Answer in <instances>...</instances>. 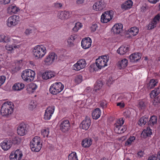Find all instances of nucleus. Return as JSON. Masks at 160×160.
<instances>
[{
  "label": "nucleus",
  "mask_w": 160,
  "mask_h": 160,
  "mask_svg": "<svg viewBox=\"0 0 160 160\" xmlns=\"http://www.w3.org/2000/svg\"><path fill=\"white\" fill-rule=\"evenodd\" d=\"M34 56L38 59L42 58L47 53L46 47L44 45H38L35 46L32 49Z\"/></svg>",
  "instance_id": "obj_1"
},
{
  "label": "nucleus",
  "mask_w": 160,
  "mask_h": 160,
  "mask_svg": "<svg viewBox=\"0 0 160 160\" xmlns=\"http://www.w3.org/2000/svg\"><path fill=\"white\" fill-rule=\"evenodd\" d=\"M13 104L11 102L4 103L1 109V115L3 116H8L13 112Z\"/></svg>",
  "instance_id": "obj_2"
},
{
  "label": "nucleus",
  "mask_w": 160,
  "mask_h": 160,
  "mask_svg": "<svg viewBox=\"0 0 160 160\" xmlns=\"http://www.w3.org/2000/svg\"><path fill=\"white\" fill-rule=\"evenodd\" d=\"M42 146L41 138L39 136L35 137L30 142V147L32 151L38 152L41 149Z\"/></svg>",
  "instance_id": "obj_3"
},
{
  "label": "nucleus",
  "mask_w": 160,
  "mask_h": 160,
  "mask_svg": "<svg viewBox=\"0 0 160 160\" xmlns=\"http://www.w3.org/2000/svg\"><path fill=\"white\" fill-rule=\"evenodd\" d=\"M35 74V72L33 71L27 69L22 72L21 76L24 81L30 82L34 80Z\"/></svg>",
  "instance_id": "obj_4"
},
{
  "label": "nucleus",
  "mask_w": 160,
  "mask_h": 160,
  "mask_svg": "<svg viewBox=\"0 0 160 160\" xmlns=\"http://www.w3.org/2000/svg\"><path fill=\"white\" fill-rule=\"evenodd\" d=\"M124 121L122 118H120L117 120L116 123L114 124V131L118 134L122 133L124 132L127 130V128L125 126H122Z\"/></svg>",
  "instance_id": "obj_5"
},
{
  "label": "nucleus",
  "mask_w": 160,
  "mask_h": 160,
  "mask_svg": "<svg viewBox=\"0 0 160 160\" xmlns=\"http://www.w3.org/2000/svg\"><path fill=\"white\" fill-rule=\"evenodd\" d=\"M64 85L61 82H56L52 84L49 88L50 92L53 95H56L63 89Z\"/></svg>",
  "instance_id": "obj_6"
},
{
  "label": "nucleus",
  "mask_w": 160,
  "mask_h": 160,
  "mask_svg": "<svg viewBox=\"0 0 160 160\" xmlns=\"http://www.w3.org/2000/svg\"><path fill=\"white\" fill-rule=\"evenodd\" d=\"M109 57L108 55H105L99 57L96 60V66L98 68H102L107 66V62L108 61Z\"/></svg>",
  "instance_id": "obj_7"
},
{
  "label": "nucleus",
  "mask_w": 160,
  "mask_h": 160,
  "mask_svg": "<svg viewBox=\"0 0 160 160\" xmlns=\"http://www.w3.org/2000/svg\"><path fill=\"white\" fill-rule=\"evenodd\" d=\"M113 17V12L112 10L104 12L101 15V21L104 23H106L110 21Z\"/></svg>",
  "instance_id": "obj_8"
},
{
  "label": "nucleus",
  "mask_w": 160,
  "mask_h": 160,
  "mask_svg": "<svg viewBox=\"0 0 160 160\" xmlns=\"http://www.w3.org/2000/svg\"><path fill=\"white\" fill-rule=\"evenodd\" d=\"M19 21V16L13 15L10 17L7 20V24L8 27H12L16 25Z\"/></svg>",
  "instance_id": "obj_9"
},
{
  "label": "nucleus",
  "mask_w": 160,
  "mask_h": 160,
  "mask_svg": "<svg viewBox=\"0 0 160 160\" xmlns=\"http://www.w3.org/2000/svg\"><path fill=\"white\" fill-rule=\"evenodd\" d=\"M57 55L54 52H49L44 60L45 63L47 65H50L55 59L57 58Z\"/></svg>",
  "instance_id": "obj_10"
},
{
  "label": "nucleus",
  "mask_w": 160,
  "mask_h": 160,
  "mask_svg": "<svg viewBox=\"0 0 160 160\" xmlns=\"http://www.w3.org/2000/svg\"><path fill=\"white\" fill-rule=\"evenodd\" d=\"M160 20V13L155 16L153 19L147 25L146 28L148 30L153 29L157 26V24Z\"/></svg>",
  "instance_id": "obj_11"
},
{
  "label": "nucleus",
  "mask_w": 160,
  "mask_h": 160,
  "mask_svg": "<svg viewBox=\"0 0 160 160\" xmlns=\"http://www.w3.org/2000/svg\"><path fill=\"white\" fill-rule=\"evenodd\" d=\"M55 107L54 106L48 107L45 110L44 115V119L46 120H49L52 116L55 110Z\"/></svg>",
  "instance_id": "obj_12"
},
{
  "label": "nucleus",
  "mask_w": 160,
  "mask_h": 160,
  "mask_svg": "<svg viewBox=\"0 0 160 160\" xmlns=\"http://www.w3.org/2000/svg\"><path fill=\"white\" fill-rule=\"evenodd\" d=\"M23 154L21 151L19 149H17L15 151L12 152L9 156L10 160H20Z\"/></svg>",
  "instance_id": "obj_13"
},
{
  "label": "nucleus",
  "mask_w": 160,
  "mask_h": 160,
  "mask_svg": "<svg viewBox=\"0 0 160 160\" xmlns=\"http://www.w3.org/2000/svg\"><path fill=\"white\" fill-rule=\"evenodd\" d=\"M86 61L84 59H82L78 61L77 63L73 66L74 70L79 71L84 68L86 65Z\"/></svg>",
  "instance_id": "obj_14"
},
{
  "label": "nucleus",
  "mask_w": 160,
  "mask_h": 160,
  "mask_svg": "<svg viewBox=\"0 0 160 160\" xmlns=\"http://www.w3.org/2000/svg\"><path fill=\"white\" fill-rule=\"evenodd\" d=\"M70 128V124L68 120H64L61 122L60 125V129L63 132L68 131Z\"/></svg>",
  "instance_id": "obj_15"
},
{
  "label": "nucleus",
  "mask_w": 160,
  "mask_h": 160,
  "mask_svg": "<svg viewBox=\"0 0 160 160\" xmlns=\"http://www.w3.org/2000/svg\"><path fill=\"white\" fill-rule=\"evenodd\" d=\"M81 46L84 49L89 48L91 45L92 40L90 38L88 37L83 38L81 41Z\"/></svg>",
  "instance_id": "obj_16"
},
{
  "label": "nucleus",
  "mask_w": 160,
  "mask_h": 160,
  "mask_svg": "<svg viewBox=\"0 0 160 160\" xmlns=\"http://www.w3.org/2000/svg\"><path fill=\"white\" fill-rule=\"evenodd\" d=\"M27 132L26 124L24 123L20 124L17 128V132L18 134L20 136H23Z\"/></svg>",
  "instance_id": "obj_17"
},
{
  "label": "nucleus",
  "mask_w": 160,
  "mask_h": 160,
  "mask_svg": "<svg viewBox=\"0 0 160 160\" xmlns=\"http://www.w3.org/2000/svg\"><path fill=\"white\" fill-rule=\"evenodd\" d=\"M91 125V120L90 118L86 116L81 124L82 128L85 130H88Z\"/></svg>",
  "instance_id": "obj_18"
},
{
  "label": "nucleus",
  "mask_w": 160,
  "mask_h": 160,
  "mask_svg": "<svg viewBox=\"0 0 160 160\" xmlns=\"http://www.w3.org/2000/svg\"><path fill=\"white\" fill-rule=\"evenodd\" d=\"M105 6L104 2L102 0H101L96 2L93 5V8L96 11H100L102 10Z\"/></svg>",
  "instance_id": "obj_19"
},
{
  "label": "nucleus",
  "mask_w": 160,
  "mask_h": 160,
  "mask_svg": "<svg viewBox=\"0 0 160 160\" xmlns=\"http://www.w3.org/2000/svg\"><path fill=\"white\" fill-rule=\"evenodd\" d=\"M123 25L121 23L115 24L112 27V31L114 34H118L122 31Z\"/></svg>",
  "instance_id": "obj_20"
},
{
  "label": "nucleus",
  "mask_w": 160,
  "mask_h": 160,
  "mask_svg": "<svg viewBox=\"0 0 160 160\" xmlns=\"http://www.w3.org/2000/svg\"><path fill=\"white\" fill-rule=\"evenodd\" d=\"M12 145L11 140L9 139L4 140L0 144L1 148L4 150H8L10 148Z\"/></svg>",
  "instance_id": "obj_21"
},
{
  "label": "nucleus",
  "mask_w": 160,
  "mask_h": 160,
  "mask_svg": "<svg viewBox=\"0 0 160 160\" xmlns=\"http://www.w3.org/2000/svg\"><path fill=\"white\" fill-rule=\"evenodd\" d=\"M58 17L62 20H65L70 17L69 11H61L58 14Z\"/></svg>",
  "instance_id": "obj_22"
},
{
  "label": "nucleus",
  "mask_w": 160,
  "mask_h": 160,
  "mask_svg": "<svg viewBox=\"0 0 160 160\" xmlns=\"http://www.w3.org/2000/svg\"><path fill=\"white\" fill-rule=\"evenodd\" d=\"M55 73L51 71H47L44 72L42 74V78L43 79L48 80L54 77Z\"/></svg>",
  "instance_id": "obj_23"
},
{
  "label": "nucleus",
  "mask_w": 160,
  "mask_h": 160,
  "mask_svg": "<svg viewBox=\"0 0 160 160\" xmlns=\"http://www.w3.org/2000/svg\"><path fill=\"white\" fill-rule=\"evenodd\" d=\"M77 38V35L73 34L70 35L67 39V45L69 47H72L74 46V41Z\"/></svg>",
  "instance_id": "obj_24"
},
{
  "label": "nucleus",
  "mask_w": 160,
  "mask_h": 160,
  "mask_svg": "<svg viewBox=\"0 0 160 160\" xmlns=\"http://www.w3.org/2000/svg\"><path fill=\"white\" fill-rule=\"evenodd\" d=\"M19 10L15 4H12L10 5L7 9L8 13L10 14L17 13Z\"/></svg>",
  "instance_id": "obj_25"
},
{
  "label": "nucleus",
  "mask_w": 160,
  "mask_h": 160,
  "mask_svg": "<svg viewBox=\"0 0 160 160\" xmlns=\"http://www.w3.org/2000/svg\"><path fill=\"white\" fill-rule=\"evenodd\" d=\"M141 58V54L139 52L133 53L129 56L131 61L132 62H137Z\"/></svg>",
  "instance_id": "obj_26"
},
{
  "label": "nucleus",
  "mask_w": 160,
  "mask_h": 160,
  "mask_svg": "<svg viewBox=\"0 0 160 160\" xmlns=\"http://www.w3.org/2000/svg\"><path fill=\"white\" fill-rule=\"evenodd\" d=\"M129 50V48L128 46H122L118 49L117 52L120 55H123L127 53Z\"/></svg>",
  "instance_id": "obj_27"
},
{
  "label": "nucleus",
  "mask_w": 160,
  "mask_h": 160,
  "mask_svg": "<svg viewBox=\"0 0 160 160\" xmlns=\"http://www.w3.org/2000/svg\"><path fill=\"white\" fill-rule=\"evenodd\" d=\"M92 140L90 138H86L83 140L82 142V145L84 148H88L92 144Z\"/></svg>",
  "instance_id": "obj_28"
},
{
  "label": "nucleus",
  "mask_w": 160,
  "mask_h": 160,
  "mask_svg": "<svg viewBox=\"0 0 160 160\" xmlns=\"http://www.w3.org/2000/svg\"><path fill=\"white\" fill-rule=\"evenodd\" d=\"M101 114V110L99 108H96L92 112V117L93 119L97 120L100 117Z\"/></svg>",
  "instance_id": "obj_29"
},
{
  "label": "nucleus",
  "mask_w": 160,
  "mask_h": 160,
  "mask_svg": "<svg viewBox=\"0 0 160 160\" xmlns=\"http://www.w3.org/2000/svg\"><path fill=\"white\" fill-rule=\"evenodd\" d=\"M148 121V124L149 126L152 127L156 125L157 123V116L155 115L151 116L149 121Z\"/></svg>",
  "instance_id": "obj_30"
},
{
  "label": "nucleus",
  "mask_w": 160,
  "mask_h": 160,
  "mask_svg": "<svg viewBox=\"0 0 160 160\" xmlns=\"http://www.w3.org/2000/svg\"><path fill=\"white\" fill-rule=\"evenodd\" d=\"M22 62V60H21L16 62L15 67L12 69V70L13 72H17L22 68L23 65Z\"/></svg>",
  "instance_id": "obj_31"
},
{
  "label": "nucleus",
  "mask_w": 160,
  "mask_h": 160,
  "mask_svg": "<svg viewBox=\"0 0 160 160\" xmlns=\"http://www.w3.org/2000/svg\"><path fill=\"white\" fill-rule=\"evenodd\" d=\"M133 2L131 0L125 2L122 5V8L125 10L130 8L132 6Z\"/></svg>",
  "instance_id": "obj_32"
},
{
  "label": "nucleus",
  "mask_w": 160,
  "mask_h": 160,
  "mask_svg": "<svg viewBox=\"0 0 160 160\" xmlns=\"http://www.w3.org/2000/svg\"><path fill=\"white\" fill-rule=\"evenodd\" d=\"M24 87V84L22 82H18L15 84L13 86V89L15 91H20Z\"/></svg>",
  "instance_id": "obj_33"
},
{
  "label": "nucleus",
  "mask_w": 160,
  "mask_h": 160,
  "mask_svg": "<svg viewBox=\"0 0 160 160\" xmlns=\"http://www.w3.org/2000/svg\"><path fill=\"white\" fill-rule=\"evenodd\" d=\"M158 82L157 79H151L148 84V88L150 89L153 88L157 85Z\"/></svg>",
  "instance_id": "obj_34"
},
{
  "label": "nucleus",
  "mask_w": 160,
  "mask_h": 160,
  "mask_svg": "<svg viewBox=\"0 0 160 160\" xmlns=\"http://www.w3.org/2000/svg\"><path fill=\"white\" fill-rule=\"evenodd\" d=\"M138 29L136 27H133L130 28L129 30V34L133 36H136L138 32Z\"/></svg>",
  "instance_id": "obj_35"
},
{
  "label": "nucleus",
  "mask_w": 160,
  "mask_h": 160,
  "mask_svg": "<svg viewBox=\"0 0 160 160\" xmlns=\"http://www.w3.org/2000/svg\"><path fill=\"white\" fill-rule=\"evenodd\" d=\"M68 160H78L76 152H73L69 154L68 156Z\"/></svg>",
  "instance_id": "obj_36"
},
{
  "label": "nucleus",
  "mask_w": 160,
  "mask_h": 160,
  "mask_svg": "<svg viewBox=\"0 0 160 160\" xmlns=\"http://www.w3.org/2000/svg\"><path fill=\"white\" fill-rule=\"evenodd\" d=\"M128 64V61L126 59H124L119 62V67L121 69L126 67Z\"/></svg>",
  "instance_id": "obj_37"
},
{
  "label": "nucleus",
  "mask_w": 160,
  "mask_h": 160,
  "mask_svg": "<svg viewBox=\"0 0 160 160\" xmlns=\"http://www.w3.org/2000/svg\"><path fill=\"white\" fill-rule=\"evenodd\" d=\"M10 40V38L8 36H6L4 34L0 35V42H8Z\"/></svg>",
  "instance_id": "obj_38"
},
{
  "label": "nucleus",
  "mask_w": 160,
  "mask_h": 160,
  "mask_svg": "<svg viewBox=\"0 0 160 160\" xmlns=\"http://www.w3.org/2000/svg\"><path fill=\"white\" fill-rule=\"evenodd\" d=\"M148 121V118L142 117L139 119L138 122V124L140 126H142L145 125Z\"/></svg>",
  "instance_id": "obj_39"
},
{
  "label": "nucleus",
  "mask_w": 160,
  "mask_h": 160,
  "mask_svg": "<svg viewBox=\"0 0 160 160\" xmlns=\"http://www.w3.org/2000/svg\"><path fill=\"white\" fill-rule=\"evenodd\" d=\"M20 45H15L14 46L9 45L8 44H7L5 46L6 49L8 51H11L14 48H20Z\"/></svg>",
  "instance_id": "obj_40"
},
{
  "label": "nucleus",
  "mask_w": 160,
  "mask_h": 160,
  "mask_svg": "<svg viewBox=\"0 0 160 160\" xmlns=\"http://www.w3.org/2000/svg\"><path fill=\"white\" fill-rule=\"evenodd\" d=\"M135 137L134 136H130L126 142L125 145L126 146L130 145L135 140Z\"/></svg>",
  "instance_id": "obj_41"
},
{
  "label": "nucleus",
  "mask_w": 160,
  "mask_h": 160,
  "mask_svg": "<svg viewBox=\"0 0 160 160\" xmlns=\"http://www.w3.org/2000/svg\"><path fill=\"white\" fill-rule=\"evenodd\" d=\"M142 133L147 137L149 136L152 134V130L149 127H148L143 131Z\"/></svg>",
  "instance_id": "obj_42"
},
{
  "label": "nucleus",
  "mask_w": 160,
  "mask_h": 160,
  "mask_svg": "<svg viewBox=\"0 0 160 160\" xmlns=\"http://www.w3.org/2000/svg\"><path fill=\"white\" fill-rule=\"evenodd\" d=\"M81 10H77L72 11H69V13L70 15V17L72 15L81 16L82 15L81 13Z\"/></svg>",
  "instance_id": "obj_43"
},
{
  "label": "nucleus",
  "mask_w": 160,
  "mask_h": 160,
  "mask_svg": "<svg viewBox=\"0 0 160 160\" xmlns=\"http://www.w3.org/2000/svg\"><path fill=\"white\" fill-rule=\"evenodd\" d=\"M82 78L81 75H77L74 78V82L77 84L80 83L82 81Z\"/></svg>",
  "instance_id": "obj_44"
},
{
  "label": "nucleus",
  "mask_w": 160,
  "mask_h": 160,
  "mask_svg": "<svg viewBox=\"0 0 160 160\" xmlns=\"http://www.w3.org/2000/svg\"><path fill=\"white\" fill-rule=\"evenodd\" d=\"M82 26V23L79 22L76 23L75 25L72 29L73 31L74 32H77Z\"/></svg>",
  "instance_id": "obj_45"
},
{
  "label": "nucleus",
  "mask_w": 160,
  "mask_h": 160,
  "mask_svg": "<svg viewBox=\"0 0 160 160\" xmlns=\"http://www.w3.org/2000/svg\"><path fill=\"white\" fill-rule=\"evenodd\" d=\"M41 135L43 137H48L49 133V130L48 128L42 129L41 131Z\"/></svg>",
  "instance_id": "obj_46"
},
{
  "label": "nucleus",
  "mask_w": 160,
  "mask_h": 160,
  "mask_svg": "<svg viewBox=\"0 0 160 160\" xmlns=\"http://www.w3.org/2000/svg\"><path fill=\"white\" fill-rule=\"evenodd\" d=\"M36 106V102H34L33 101H31L29 105V109L30 110H32L35 108Z\"/></svg>",
  "instance_id": "obj_47"
},
{
  "label": "nucleus",
  "mask_w": 160,
  "mask_h": 160,
  "mask_svg": "<svg viewBox=\"0 0 160 160\" xmlns=\"http://www.w3.org/2000/svg\"><path fill=\"white\" fill-rule=\"evenodd\" d=\"M38 86L34 83H32L30 84L29 89L32 90V92H33L37 88Z\"/></svg>",
  "instance_id": "obj_48"
},
{
  "label": "nucleus",
  "mask_w": 160,
  "mask_h": 160,
  "mask_svg": "<svg viewBox=\"0 0 160 160\" xmlns=\"http://www.w3.org/2000/svg\"><path fill=\"white\" fill-rule=\"evenodd\" d=\"M145 104L143 101H141L139 102L138 104V107L140 109H144L145 107Z\"/></svg>",
  "instance_id": "obj_49"
},
{
  "label": "nucleus",
  "mask_w": 160,
  "mask_h": 160,
  "mask_svg": "<svg viewBox=\"0 0 160 160\" xmlns=\"http://www.w3.org/2000/svg\"><path fill=\"white\" fill-rule=\"evenodd\" d=\"M20 141V139L18 137H14V138L12 139V143L14 144H17Z\"/></svg>",
  "instance_id": "obj_50"
},
{
  "label": "nucleus",
  "mask_w": 160,
  "mask_h": 160,
  "mask_svg": "<svg viewBox=\"0 0 160 160\" xmlns=\"http://www.w3.org/2000/svg\"><path fill=\"white\" fill-rule=\"evenodd\" d=\"M98 28V25L97 24L94 23L92 24L91 26L90 27V29L91 32H94Z\"/></svg>",
  "instance_id": "obj_51"
},
{
  "label": "nucleus",
  "mask_w": 160,
  "mask_h": 160,
  "mask_svg": "<svg viewBox=\"0 0 160 160\" xmlns=\"http://www.w3.org/2000/svg\"><path fill=\"white\" fill-rule=\"evenodd\" d=\"M6 77L3 76H0V86H1L5 82Z\"/></svg>",
  "instance_id": "obj_52"
},
{
  "label": "nucleus",
  "mask_w": 160,
  "mask_h": 160,
  "mask_svg": "<svg viewBox=\"0 0 160 160\" xmlns=\"http://www.w3.org/2000/svg\"><path fill=\"white\" fill-rule=\"evenodd\" d=\"M158 95L154 91L152 90L150 93V96L151 98H154Z\"/></svg>",
  "instance_id": "obj_53"
},
{
  "label": "nucleus",
  "mask_w": 160,
  "mask_h": 160,
  "mask_svg": "<svg viewBox=\"0 0 160 160\" xmlns=\"http://www.w3.org/2000/svg\"><path fill=\"white\" fill-rule=\"evenodd\" d=\"M100 106L102 108H106L107 107V103L106 101H102L100 103Z\"/></svg>",
  "instance_id": "obj_54"
},
{
  "label": "nucleus",
  "mask_w": 160,
  "mask_h": 160,
  "mask_svg": "<svg viewBox=\"0 0 160 160\" xmlns=\"http://www.w3.org/2000/svg\"><path fill=\"white\" fill-rule=\"evenodd\" d=\"M117 105L118 106H119L121 108H122L124 107L125 104L124 102L122 101L121 102L117 103Z\"/></svg>",
  "instance_id": "obj_55"
},
{
  "label": "nucleus",
  "mask_w": 160,
  "mask_h": 160,
  "mask_svg": "<svg viewBox=\"0 0 160 160\" xmlns=\"http://www.w3.org/2000/svg\"><path fill=\"white\" fill-rule=\"evenodd\" d=\"M11 0H0V4H6L10 2Z\"/></svg>",
  "instance_id": "obj_56"
},
{
  "label": "nucleus",
  "mask_w": 160,
  "mask_h": 160,
  "mask_svg": "<svg viewBox=\"0 0 160 160\" xmlns=\"http://www.w3.org/2000/svg\"><path fill=\"white\" fill-rule=\"evenodd\" d=\"M158 158L155 156L152 155L149 157L148 159V160H157Z\"/></svg>",
  "instance_id": "obj_57"
},
{
  "label": "nucleus",
  "mask_w": 160,
  "mask_h": 160,
  "mask_svg": "<svg viewBox=\"0 0 160 160\" xmlns=\"http://www.w3.org/2000/svg\"><path fill=\"white\" fill-rule=\"evenodd\" d=\"M153 90L158 95L160 93V87H158Z\"/></svg>",
  "instance_id": "obj_58"
},
{
  "label": "nucleus",
  "mask_w": 160,
  "mask_h": 160,
  "mask_svg": "<svg viewBox=\"0 0 160 160\" xmlns=\"http://www.w3.org/2000/svg\"><path fill=\"white\" fill-rule=\"evenodd\" d=\"M103 85V84L101 81H99L97 82L96 85L99 88H101L102 86Z\"/></svg>",
  "instance_id": "obj_59"
},
{
  "label": "nucleus",
  "mask_w": 160,
  "mask_h": 160,
  "mask_svg": "<svg viewBox=\"0 0 160 160\" xmlns=\"http://www.w3.org/2000/svg\"><path fill=\"white\" fill-rule=\"evenodd\" d=\"M32 32V30L29 28L27 29L26 30L25 33L27 35L29 34Z\"/></svg>",
  "instance_id": "obj_60"
},
{
  "label": "nucleus",
  "mask_w": 160,
  "mask_h": 160,
  "mask_svg": "<svg viewBox=\"0 0 160 160\" xmlns=\"http://www.w3.org/2000/svg\"><path fill=\"white\" fill-rule=\"evenodd\" d=\"M144 154V152L142 151H139L137 153V155L138 156L141 157L143 156Z\"/></svg>",
  "instance_id": "obj_61"
},
{
  "label": "nucleus",
  "mask_w": 160,
  "mask_h": 160,
  "mask_svg": "<svg viewBox=\"0 0 160 160\" xmlns=\"http://www.w3.org/2000/svg\"><path fill=\"white\" fill-rule=\"evenodd\" d=\"M150 3L156 4L157 2L159 1V0H148Z\"/></svg>",
  "instance_id": "obj_62"
},
{
  "label": "nucleus",
  "mask_w": 160,
  "mask_h": 160,
  "mask_svg": "<svg viewBox=\"0 0 160 160\" xmlns=\"http://www.w3.org/2000/svg\"><path fill=\"white\" fill-rule=\"evenodd\" d=\"M84 0H77V2L78 4H80L83 3L84 2Z\"/></svg>",
  "instance_id": "obj_63"
},
{
  "label": "nucleus",
  "mask_w": 160,
  "mask_h": 160,
  "mask_svg": "<svg viewBox=\"0 0 160 160\" xmlns=\"http://www.w3.org/2000/svg\"><path fill=\"white\" fill-rule=\"evenodd\" d=\"M157 157L160 160V151H159L158 152V154L157 155Z\"/></svg>",
  "instance_id": "obj_64"
}]
</instances>
